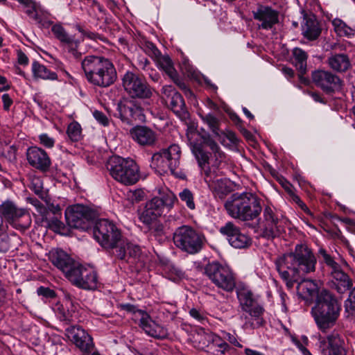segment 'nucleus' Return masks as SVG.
Here are the masks:
<instances>
[{
  "label": "nucleus",
  "mask_w": 355,
  "mask_h": 355,
  "mask_svg": "<svg viewBox=\"0 0 355 355\" xmlns=\"http://www.w3.org/2000/svg\"><path fill=\"white\" fill-rule=\"evenodd\" d=\"M209 189L213 191L215 196L220 198H223L229 191L227 180L221 176L208 184Z\"/></svg>",
  "instance_id": "obj_38"
},
{
  "label": "nucleus",
  "mask_w": 355,
  "mask_h": 355,
  "mask_svg": "<svg viewBox=\"0 0 355 355\" xmlns=\"http://www.w3.org/2000/svg\"><path fill=\"white\" fill-rule=\"evenodd\" d=\"M244 352L245 355H265L259 351L250 348H245Z\"/></svg>",
  "instance_id": "obj_64"
},
{
  "label": "nucleus",
  "mask_w": 355,
  "mask_h": 355,
  "mask_svg": "<svg viewBox=\"0 0 355 355\" xmlns=\"http://www.w3.org/2000/svg\"><path fill=\"white\" fill-rule=\"evenodd\" d=\"M116 256L121 259L128 261L129 259H135L140 254L141 250L139 245L132 243L128 240L121 237L114 248Z\"/></svg>",
  "instance_id": "obj_27"
},
{
  "label": "nucleus",
  "mask_w": 355,
  "mask_h": 355,
  "mask_svg": "<svg viewBox=\"0 0 355 355\" xmlns=\"http://www.w3.org/2000/svg\"><path fill=\"white\" fill-rule=\"evenodd\" d=\"M50 260L55 267L62 271L68 279L69 275L73 274L79 264L61 249L52 250L50 252Z\"/></svg>",
  "instance_id": "obj_20"
},
{
  "label": "nucleus",
  "mask_w": 355,
  "mask_h": 355,
  "mask_svg": "<svg viewBox=\"0 0 355 355\" xmlns=\"http://www.w3.org/2000/svg\"><path fill=\"white\" fill-rule=\"evenodd\" d=\"M58 215L60 216V213L55 214V216L51 218H48L47 217L45 218L49 227L55 232L60 231L64 227L63 223L58 217Z\"/></svg>",
  "instance_id": "obj_51"
},
{
  "label": "nucleus",
  "mask_w": 355,
  "mask_h": 355,
  "mask_svg": "<svg viewBox=\"0 0 355 355\" xmlns=\"http://www.w3.org/2000/svg\"><path fill=\"white\" fill-rule=\"evenodd\" d=\"M162 94L166 97L167 99H169L171 96H173L175 94H179L178 92L175 90L173 86L171 85H164L162 89Z\"/></svg>",
  "instance_id": "obj_58"
},
{
  "label": "nucleus",
  "mask_w": 355,
  "mask_h": 355,
  "mask_svg": "<svg viewBox=\"0 0 355 355\" xmlns=\"http://www.w3.org/2000/svg\"><path fill=\"white\" fill-rule=\"evenodd\" d=\"M37 293L45 299H53L56 297L55 292L53 290L44 286L39 287Z\"/></svg>",
  "instance_id": "obj_52"
},
{
  "label": "nucleus",
  "mask_w": 355,
  "mask_h": 355,
  "mask_svg": "<svg viewBox=\"0 0 355 355\" xmlns=\"http://www.w3.org/2000/svg\"><path fill=\"white\" fill-rule=\"evenodd\" d=\"M159 67L166 72L170 78H174L177 73L173 67L171 58L167 55L162 56L158 60Z\"/></svg>",
  "instance_id": "obj_45"
},
{
  "label": "nucleus",
  "mask_w": 355,
  "mask_h": 355,
  "mask_svg": "<svg viewBox=\"0 0 355 355\" xmlns=\"http://www.w3.org/2000/svg\"><path fill=\"white\" fill-rule=\"evenodd\" d=\"M330 286L339 293H344L352 286V282L343 270L334 273Z\"/></svg>",
  "instance_id": "obj_33"
},
{
  "label": "nucleus",
  "mask_w": 355,
  "mask_h": 355,
  "mask_svg": "<svg viewBox=\"0 0 355 355\" xmlns=\"http://www.w3.org/2000/svg\"><path fill=\"white\" fill-rule=\"evenodd\" d=\"M10 88V85L6 77L0 75V92L7 91Z\"/></svg>",
  "instance_id": "obj_62"
},
{
  "label": "nucleus",
  "mask_w": 355,
  "mask_h": 355,
  "mask_svg": "<svg viewBox=\"0 0 355 355\" xmlns=\"http://www.w3.org/2000/svg\"><path fill=\"white\" fill-rule=\"evenodd\" d=\"M0 218L12 227L25 231L31 225V217L27 209L18 207L14 202L6 200L0 204Z\"/></svg>",
  "instance_id": "obj_10"
},
{
  "label": "nucleus",
  "mask_w": 355,
  "mask_h": 355,
  "mask_svg": "<svg viewBox=\"0 0 355 355\" xmlns=\"http://www.w3.org/2000/svg\"><path fill=\"white\" fill-rule=\"evenodd\" d=\"M132 139L142 146H151L157 140L156 133L150 128L137 125L130 130Z\"/></svg>",
  "instance_id": "obj_25"
},
{
  "label": "nucleus",
  "mask_w": 355,
  "mask_h": 355,
  "mask_svg": "<svg viewBox=\"0 0 355 355\" xmlns=\"http://www.w3.org/2000/svg\"><path fill=\"white\" fill-rule=\"evenodd\" d=\"M151 168H154L157 172L162 173H171V166L166 162L165 155L162 150L155 153L151 157Z\"/></svg>",
  "instance_id": "obj_35"
},
{
  "label": "nucleus",
  "mask_w": 355,
  "mask_h": 355,
  "mask_svg": "<svg viewBox=\"0 0 355 355\" xmlns=\"http://www.w3.org/2000/svg\"><path fill=\"white\" fill-rule=\"evenodd\" d=\"M179 197L180 200L186 204L187 207L189 209H195L196 205L194 202V196L191 190L187 188L184 189L179 193Z\"/></svg>",
  "instance_id": "obj_46"
},
{
  "label": "nucleus",
  "mask_w": 355,
  "mask_h": 355,
  "mask_svg": "<svg viewBox=\"0 0 355 355\" xmlns=\"http://www.w3.org/2000/svg\"><path fill=\"white\" fill-rule=\"evenodd\" d=\"M17 61L21 65L26 66L28 64V58L21 50L17 51Z\"/></svg>",
  "instance_id": "obj_60"
},
{
  "label": "nucleus",
  "mask_w": 355,
  "mask_h": 355,
  "mask_svg": "<svg viewBox=\"0 0 355 355\" xmlns=\"http://www.w3.org/2000/svg\"><path fill=\"white\" fill-rule=\"evenodd\" d=\"M189 315L193 318H194L198 322H199L202 324H204V322L207 320L206 316L202 312H200L199 310L194 309V308L191 309L189 311Z\"/></svg>",
  "instance_id": "obj_54"
},
{
  "label": "nucleus",
  "mask_w": 355,
  "mask_h": 355,
  "mask_svg": "<svg viewBox=\"0 0 355 355\" xmlns=\"http://www.w3.org/2000/svg\"><path fill=\"white\" fill-rule=\"evenodd\" d=\"M69 280L77 287L94 290L97 288L98 277L95 270L78 264L77 268L69 275Z\"/></svg>",
  "instance_id": "obj_18"
},
{
  "label": "nucleus",
  "mask_w": 355,
  "mask_h": 355,
  "mask_svg": "<svg viewBox=\"0 0 355 355\" xmlns=\"http://www.w3.org/2000/svg\"><path fill=\"white\" fill-rule=\"evenodd\" d=\"M298 295L305 300H313L320 295L318 286L313 280L306 279L298 283L297 286Z\"/></svg>",
  "instance_id": "obj_31"
},
{
  "label": "nucleus",
  "mask_w": 355,
  "mask_h": 355,
  "mask_svg": "<svg viewBox=\"0 0 355 355\" xmlns=\"http://www.w3.org/2000/svg\"><path fill=\"white\" fill-rule=\"evenodd\" d=\"M313 83L326 94H331L342 87V80L329 71L318 69L312 72Z\"/></svg>",
  "instance_id": "obj_17"
},
{
  "label": "nucleus",
  "mask_w": 355,
  "mask_h": 355,
  "mask_svg": "<svg viewBox=\"0 0 355 355\" xmlns=\"http://www.w3.org/2000/svg\"><path fill=\"white\" fill-rule=\"evenodd\" d=\"M223 337L225 340H228L230 343L232 345L238 347H242V345L240 344V343L238 341L237 338L235 335L232 334L228 332H223Z\"/></svg>",
  "instance_id": "obj_57"
},
{
  "label": "nucleus",
  "mask_w": 355,
  "mask_h": 355,
  "mask_svg": "<svg viewBox=\"0 0 355 355\" xmlns=\"http://www.w3.org/2000/svg\"><path fill=\"white\" fill-rule=\"evenodd\" d=\"M130 116H128V120L127 121V123L131 124L134 122H143L145 121V115L144 114L143 109L136 104L133 109L130 110Z\"/></svg>",
  "instance_id": "obj_47"
},
{
  "label": "nucleus",
  "mask_w": 355,
  "mask_h": 355,
  "mask_svg": "<svg viewBox=\"0 0 355 355\" xmlns=\"http://www.w3.org/2000/svg\"><path fill=\"white\" fill-rule=\"evenodd\" d=\"M316 259L305 245H297L293 252L284 254L276 261V268L288 288L304 274L315 270Z\"/></svg>",
  "instance_id": "obj_1"
},
{
  "label": "nucleus",
  "mask_w": 355,
  "mask_h": 355,
  "mask_svg": "<svg viewBox=\"0 0 355 355\" xmlns=\"http://www.w3.org/2000/svg\"><path fill=\"white\" fill-rule=\"evenodd\" d=\"M135 105V101L131 100H125L118 104V110L122 121L127 123L128 116H130V110L133 109Z\"/></svg>",
  "instance_id": "obj_44"
},
{
  "label": "nucleus",
  "mask_w": 355,
  "mask_h": 355,
  "mask_svg": "<svg viewBox=\"0 0 355 355\" xmlns=\"http://www.w3.org/2000/svg\"><path fill=\"white\" fill-rule=\"evenodd\" d=\"M18 2L21 5L24 12L29 17L30 19L35 21L36 22L40 21L38 17L36 3L32 0H17Z\"/></svg>",
  "instance_id": "obj_41"
},
{
  "label": "nucleus",
  "mask_w": 355,
  "mask_h": 355,
  "mask_svg": "<svg viewBox=\"0 0 355 355\" xmlns=\"http://www.w3.org/2000/svg\"><path fill=\"white\" fill-rule=\"evenodd\" d=\"M173 82L182 90L184 92V93L186 94H191L192 92L190 90V89H189L187 87V86L186 85V84L182 81L179 78H178V73H176L175 75V77L174 78H171Z\"/></svg>",
  "instance_id": "obj_56"
},
{
  "label": "nucleus",
  "mask_w": 355,
  "mask_h": 355,
  "mask_svg": "<svg viewBox=\"0 0 355 355\" xmlns=\"http://www.w3.org/2000/svg\"><path fill=\"white\" fill-rule=\"evenodd\" d=\"M173 240L175 245L182 252L195 254L202 250L205 238L192 227L182 225L174 232Z\"/></svg>",
  "instance_id": "obj_9"
},
{
  "label": "nucleus",
  "mask_w": 355,
  "mask_h": 355,
  "mask_svg": "<svg viewBox=\"0 0 355 355\" xmlns=\"http://www.w3.org/2000/svg\"><path fill=\"white\" fill-rule=\"evenodd\" d=\"M137 62L138 66L144 70L146 69L150 64V61L144 56H139L137 59Z\"/></svg>",
  "instance_id": "obj_61"
},
{
  "label": "nucleus",
  "mask_w": 355,
  "mask_h": 355,
  "mask_svg": "<svg viewBox=\"0 0 355 355\" xmlns=\"http://www.w3.org/2000/svg\"><path fill=\"white\" fill-rule=\"evenodd\" d=\"M293 343L304 355H311L310 352L299 340L294 339Z\"/></svg>",
  "instance_id": "obj_63"
},
{
  "label": "nucleus",
  "mask_w": 355,
  "mask_h": 355,
  "mask_svg": "<svg viewBox=\"0 0 355 355\" xmlns=\"http://www.w3.org/2000/svg\"><path fill=\"white\" fill-rule=\"evenodd\" d=\"M200 116L204 123L207 124L211 132L216 136L219 135V120L211 113L207 114H200Z\"/></svg>",
  "instance_id": "obj_43"
},
{
  "label": "nucleus",
  "mask_w": 355,
  "mask_h": 355,
  "mask_svg": "<svg viewBox=\"0 0 355 355\" xmlns=\"http://www.w3.org/2000/svg\"><path fill=\"white\" fill-rule=\"evenodd\" d=\"M205 270V274L218 288L227 292L234 289L235 277L229 267L214 261L208 263Z\"/></svg>",
  "instance_id": "obj_13"
},
{
  "label": "nucleus",
  "mask_w": 355,
  "mask_h": 355,
  "mask_svg": "<svg viewBox=\"0 0 355 355\" xmlns=\"http://www.w3.org/2000/svg\"><path fill=\"white\" fill-rule=\"evenodd\" d=\"M26 158L28 164L42 172H47L51 164V159L46 152L38 147L28 148Z\"/></svg>",
  "instance_id": "obj_22"
},
{
  "label": "nucleus",
  "mask_w": 355,
  "mask_h": 355,
  "mask_svg": "<svg viewBox=\"0 0 355 355\" xmlns=\"http://www.w3.org/2000/svg\"><path fill=\"white\" fill-rule=\"evenodd\" d=\"M93 234L96 241L105 249H114L122 236L115 224L105 218L96 221Z\"/></svg>",
  "instance_id": "obj_12"
},
{
  "label": "nucleus",
  "mask_w": 355,
  "mask_h": 355,
  "mask_svg": "<svg viewBox=\"0 0 355 355\" xmlns=\"http://www.w3.org/2000/svg\"><path fill=\"white\" fill-rule=\"evenodd\" d=\"M320 255L323 258V261L328 267L330 275L341 270L340 266L329 254L324 249H320L318 251Z\"/></svg>",
  "instance_id": "obj_42"
},
{
  "label": "nucleus",
  "mask_w": 355,
  "mask_h": 355,
  "mask_svg": "<svg viewBox=\"0 0 355 355\" xmlns=\"http://www.w3.org/2000/svg\"><path fill=\"white\" fill-rule=\"evenodd\" d=\"M345 308L349 313L355 314V287L352 289L348 298L345 300Z\"/></svg>",
  "instance_id": "obj_50"
},
{
  "label": "nucleus",
  "mask_w": 355,
  "mask_h": 355,
  "mask_svg": "<svg viewBox=\"0 0 355 355\" xmlns=\"http://www.w3.org/2000/svg\"><path fill=\"white\" fill-rule=\"evenodd\" d=\"M81 130L80 125L73 121L68 125L67 133L71 141H77L81 138Z\"/></svg>",
  "instance_id": "obj_48"
},
{
  "label": "nucleus",
  "mask_w": 355,
  "mask_h": 355,
  "mask_svg": "<svg viewBox=\"0 0 355 355\" xmlns=\"http://www.w3.org/2000/svg\"><path fill=\"white\" fill-rule=\"evenodd\" d=\"M93 116L95 118V119L101 124H102L104 126H106L109 123V121L106 115L103 113L102 112L95 110L93 112Z\"/></svg>",
  "instance_id": "obj_55"
},
{
  "label": "nucleus",
  "mask_w": 355,
  "mask_h": 355,
  "mask_svg": "<svg viewBox=\"0 0 355 355\" xmlns=\"http://www.w3.org/2000/svg\"><path fill=\"white\" fill-rule=\"evenodd\" d=\"M94 212L83 205H75L65 211V218L68 225L72 228L87 230L94 218Z\"/></svg>",
  "instance_id": "obj_15"
},
{
  "label": "nucleus",
  "mask_w": 355,
  "mask_h": 355,
  "mask_svg": "<svg viewBox=\"0 0 355 355\" xmlns=\"http://www.w3.org/2000/svg\"><path fill=\"white\" fill-rule=\"evenodd\" d=\"M335 32L340 37H350L355 34V30L349 26L345 22L339 18H335L332 21Z\"/></svg>",
  "instance_id": "obj_39"
},
{
  "label": "nucleus",
  "mask_w": 355,
  "mask_h": 355,
  "mask_svg": "<svg viewBox=\"0 0 355 355\" xmlns=\"http://www.w3.org/2000/svg\"><path fill=\"white\" fill-rule=\"evenodd\" d=\"M3 107L6 111L10 110V106L12 105L13 101L8 94H4L2 95Z\"/></svg>",
  "instance_id": "obj_59"
},
{
  "label": "nucleus",
  "mask_w": 355,
  "mask_h": 355,
  "mask_svg": "<svg viewBox=\"0 0 355 355\" xmlns=\"http://www.w3.org/2000/svg\"><path fill=\"white\" fill-rule=\"evenodd\" d=\"M168 107L181 119L188 117L189 113L187 110L183 97L180 94H175L169 99H166Z\"/></svg>",
  "instance_id": "obj_34"
},
{
  "label": "nucleus",
  "mask_w": 355,
  "mask_h": 355,
  "mask_svg": "<svg viewBox=\"0 0 355 355\" xmlns=\"http://www.w3.org/2000/svg\"><path fill=\"white\" fill-rule=\"evenodd\" d=\"M166 162L171 166V174L175 177H180L178 169L180 166L181 150L178 145L171 144L166 148L162 149Z\"/></svg>",
  "instance_id": "obj_30"
},
{
  "label": "nucleus",
  "mask_w": 355,
  "mask_h": 355,
  "mask_svg": "<svg viewBox=\"0 0 355 355\" xmlns=\"http://www.w3.org/2000/svg\"><path fill=\"white\" fill-rule=\"evenodd\" d=\"M220 232L226 236L229 243L235 248H245L252 243L251 239L241 232L232 222H227L220 228Z\"/></svg>",
  "instance_id": "obj_19"
},
{
  "label": "nucleus",
  "mask_w": 355,
  "mask_h": 355,
  "mask_svg": "<svg viewBox=\"0 0 355 355\" xmlns=\"http://www.w3.org/2000/svg\"><path fill=\"white\" fill-rule=\"evenodd\" d=\"M237 297L243 311L241 315V319L244 320L243 328L254 329L261 327L264 323V309L258 303L252 291L247 288H241L237 291Z\"/></svg>",
  "instance_id": "obj_6"
},
{
  "label": "nucleus",
  "mask_w": 355,
  "mask_h": 355,
  "mask_svg": "<svg viewBox=\"0 0 355 355\" xmlns=\"http://www.w3.org/2000/svg\"><path fill=\"white\" fill-rule=\"evenodd\" d=\"M122 84L125 92L132 98H148L152 95L147 83L132 72L127 71L124 74Z\"/></svg>",
  "instance_id": "obj_16"
},
{
  "label": "nucleus",
  "mask_w": 355,
  "mask_h": 355,
  "mask_svg": "<svg viewBox=\"0 0 355 355\" xmlns=\"http://www.w3.org/2000/svg\"><path fill=\"white\" fill-rule=\"evenodd\" d=\"M30 189L42 200L49 203L50 202V197L48 191L43 187L42 180L36 175H32L30 178Z\"/></svg>",
  "instance_id": "obj_36"
},
{
  "label": "nucleus",
  "mask_w": 355,
  "mask_h": 355,
  "mask_svg": "<svg viewBox=\"0 0 355 355\" xmlns=\"http://www.w3.org/2000/svg\"><path fill=\"white\" fill-rule=\"evenodd\" d=\"M201 336H203L205 339L207 340V342L211 338L212 341L215 343L216 346L219 348V351L221 354H225L230 349L229 345L225 341L220 340L218 336H211L205 332H203Z\"/></svg>",
  "instance_id": "obj_49"
},
{
  "label": "nucleus",
  "mask_w": 355,
  "mask_h": 355,
  "mask_svg": "<svg viewBox=\"0 0 355 355\" xmlns=\"http://www.w3.org/2000/svg\"><path fill=\"white\" fill-rule=\"evenodd\" d=\"M166 162L171 166V174L175 177H180L178 169L180 166L181 150L178 145L171 144L166 148L162 149Z\"/></svg>",
  "instance_id": "obj_29"
},
{
  "label": "nucleus",
  "mask_w": 355,
  "mask_h": 355,
  "mask_svg": "<svg viewBox=\"0 0 355 355\" xmlns=\"http://www.w3.org/2000/svg\"><path fill=\"white\" fill-rule=\"evenodd\" d=\"M253 14L254 18L261 22L259 28L263 29H270L279 21L278 12L269 7L261 6Z\"/></svg>",
  "instance_id": "obj_26"
},
{
  "label": "nucleus",
  "mask_w": 355,
  "mask_h": 355,
  "mask_svg": "<svg viewBox=\"0 0 355 355\" xmlns=\"http://www.w3.org/2000/svg\"><path fill=\"white\" fill-rule=\"evenodd\" d=\"M286 220L275 207L266 206L262 217L259 218V227L262 236L267 239L279 236L285 232Z\"/></svg>",
  "instance_id": "obj_11"
},
{
  "label": "nucleus",
  "mask_w": 355,
  "mask_h": 355,
  "mask_svg": "<svg viewBox=\"0 0 355 355\" xmlns=\"http://www.w3.org/2000/svg\"><path fill=\"white\" fill-rule=\"evenodd\" d=\"M32 71L35 78L43 80H55L58 79L55 72L51 71L46 66L41 64L37 61L32 64Z\"/></svg>",
  "instance_id": "obj_37"
},
{
  "label": "nucleus",
  "mask_w": 355,
  "mask_h": 355,
  "mask_svg": "<svg viewBox=\"0 0 355 355\" xmlns=\"http://www.w3.org/2000/svg\"><path fill=\"white\" fill-rule=\"evenodd\" d=\"M319 347L322 355H347L345 341L338 334H331L327 339L320 340Z\"/></svg>",
  "instance_id": "obj_21"
},
{
  "label": "nucleus",
  "mask_w": 355,
  "mask_h": 355,
  "mask_svg": "<svg viewBox=\"0 0 355 355\" xmlns=\"http://www.w3.org/2000/svg\"><path fill=\"white\" fill-rule=\"evenodd\" d=\"M178 200L173 193H168L162 197H155L146 203L144 209L139 214V220L146 226H150L162 214L169 211Z\"/></svg>",
  "instance_id": "obj_8"
},
{
  "label": "nucleus",
  "mask_w": 355,
  "mask_h": 355,
  "mask_svg": "<svg viewBox=\"0 0 355 355\" xmlns=\"http://www.w3.org/2000/svg\"><path fill=\"white\" fill-rule=\"evenodd\" d=\"M293 55L296 68L301 73H304L306 70L307 53L300 48H295L293 50Z\"/></svg>",
  "instance_id": "obj_40"
},
{
  "label": "nucleus",
  "mask_w": 355,
  "mask_h": 355,
  "mask_svg": "<svg viewBox=\"0 0 355 355\" xmlns=\"http://www.w3.org/2000/svg\"><path fill=\"white\" fill-rule=\"evenodd\" d=\"M55 37L68 49L75 58H79L81 53L77 50L80 41L74 36L69 35L60 24H55L51 28Z\"/></svg>",
  "instance_id": "obj_24"
},
{
  "label": "nucleus",
  "mask_w": 355,
  "mask_h": 355,
  "mask_svg": "<svg viewBox=\"0 0 355 355\" xmlns=\"http://www.w3.org/2000/svg\"><path fill=\"white\" fill-rule=\"evenodd\" d=\"M121 309L133 313L136 317H139V327L149 336L164 339L167 337L168 332L165 328L156 324L145 311L138 309L137 306L131 304H121Z\"/></svg>",
  "instance_id": "obj_14"
},
{
  "label": "nucleus",
  "mask_w": 355,
  "mask_h": 355,
  "mask_svg": "<svg viewBox=\"0 0 355 355\" xmlns=\"http://www.w3.org/2000/svg\"><path fill=\"white\" fill-rule=\"evenodd\" d=\"M40 142L46 148H53L55 144L53 138L49 137L47 134H42L39 136Z\"/></svg>",
  "instance_id": "obj_53"
},
{
  "label": "nucleus",
  "mask_w": 355,
  "mask_h": 355,
  "mask_svg": "<svg viewBox=\"0 0 355 355\" xmlns=\"http://www.w3.org/2000/svg\"><path fill=\"white\" fill-rule=\"evenodd\" d=\"M225 207L231 217L243 221L252 220L261 211L259 199L251 193L232 195L226 201Z\"/></svg>",
  "instance_id": "obj_5"
},
{
  "label": "nucleus",
  "mask_w": 355,
  "mask_h": 355,
  "mask_svg": "<svg viewBox=\"0 0 355 355\" xmlns=\"http://www.w3.org/2000/svg\"><path fill=\"white\" fill-rule=\"evenodd\" d=\"M81 67L87 80L92 85L100 87L110 86L117 77L113 63L102 56H85L81 62Z\"/></svg>",
  "instance_id": "obj_3"
},
{
  "label": "nucleus",
  "mask_w": 355,
  "mask_h": 355,
  "mask_svg": "<svg viewBox=\"0 0 355 355\" xmlns=\"http://www.w3.org/2000/svg\"><path fill=\"white\" fill-rule=\"evenodd\" d=\"M341 304L338 300L329 291L322 290L318 295L311 314L318 328L327 332L335 324L340 315Z\"/></svg>",
  "instance_id": "obj_4"
},
{
  "label": "nucleus",
  "mask_w": 355,
  "mask_h": 355,
  "mask_svg": "<svg viewBox=\"0 0 355 355\" xmlns=\"http://www.w3.org/2000/svg\"><path fill=\"white\" fill-rule=\"evenodd\" d=\"M195 155L207 184L221 176L218 167L225 154L214 140L209 137L203 138V146L196 148Z\"/></svg>",
  "instance_id": "obj_2"
},
{
  "label": "nucleus",
  "mask_w": 355,
  "mask_h": 355,
  "mask_svg": "<svg viewBox=\"0 0 355 355\" xmlns=\"http://www.w3.org/2000/svg\"><path fill=\"white\" fill-rule=\"evenodd\" d=\"M107 168L115 180L124 185L135 184L140 178L139 166L132 159L112 156L107 161Z\"/></svg>",
  "instance_id": "obj_7"
},
{
  "label": "nucleus",
  "mask_w": 355,
  "mask_h": 355,
  "mask_svg": "<svg viewBox=\"0 0 355 355\" xmlns=\"http://www.w3.org/2000/svg\"><path fill=\"white\" fill-rule=\"evenodd\" d=\"M66 335L83 352H91L94 343L90 335L80 327H71L67 329Z\"/></svg>",
  "instance_id": "obj_23"
},
{
  "label": "nucleus",
  "mask_w": 355,
  "mask_h": 355,
  "mask_svg": "<svg viewBox=\"0 0 355 355\" xmlns=\"http://www.w3.org/2000/svg\"><path fill=\"white\" fill-rule=\"evenodd\" d=\"M302 35L309 40H316L321 33V28L313 15H304L302 24Z\"/></svg>",
  "instance_id": "obj_28"
},
{
  "label": "nucleus",
  "mask_w": 355,
  "mask_h": 355,
  "mask_svg": "<svg viewBox=\"0 0 355 355\" xmlns=\"http://www.w3.org/2000/svg\"><path fill=\"white\" fill-rule=\"evenodd\" d=\"M329 67L334 71L345 72L351 67V62L345 53H331L328 59Z\"/></svg>",
  "instance_id": "obj_32"
}]
</instances>
